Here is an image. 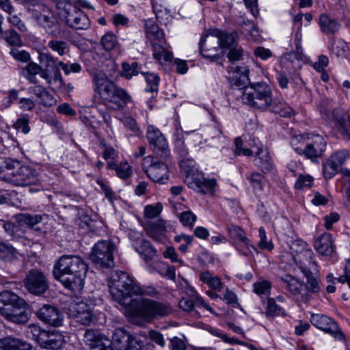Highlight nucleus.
I'll return each instance as SVG.
<instances>
[{
    "instance_id": "nucleus-23",
    "label": "nucleus",
    "mask_w": 350,
    "mask_h": 350,
    "mask_svg": "<svg viewBox=\"0 0 350 350\" xmlns=\"http://www.w3.org/2000/svg\"><path fill=\"white\" fill-rule=\"evenodd\" d=\"M144 229L148 236L156 241H159L161 236L165 232L173 229V226L167 224V221L163 219H157L146 221Z\"/></svg>"
},
{
    "instance_id": "nucleus-61",
    "label": "nucleus",
    "mask_w": 350,
    "mask_h": 350,
    "mask_svg": "<svg viewBox=\"0 0 350 350\" xmlns=\"http://www.w3.org/2000/svg\"><path fill=\"white\" fill-rule=\"evenodd\" d=\"M39 61L40 63L44 64L45 68L53 67L54 66H57V58L53 57L49 53H42L39 54L38 57Z\"/></svg>"
},
{
    "instance_id": "nucleus-28",
    "label": "nucleus",
    "mask_w": 350,
    "mask_h": 350,
    "mask_svg": "<svg viewBox=\"0 0 350 350\" xmlns=\"http://www.w3.org/2000/svg\"><path fill=\"white\" fill-rule=\"evenodd\" d=\"M314 247L323 256H330L335 251L332 236L329 233H324L318 237L314 242Z\"/></svg>"
},
{
    "instance_id": "nucleus-55",
    "label": "nucleus",
    "mask_w": 350,
    "mask_h": 350,
    "mask_svg": "<svg viewBox=\"0 0 350 350\" xmlns=\"http://www.w3.org/2000/svg\"><path fill=\"white\" fill-rule=\"evenodd\" d=\"M117 44V38L113 33H105L101 38V44L106 51L113 49Z\"/></svg>"
},
{
    "instance_id": "nucleus-31",
    "label": "nucleus",
    "mask_w": 350,
    "mask_h": 350,
    "mask_svg": "<svg viewBox=\"0 0 350 350\" xmlns=\"http://www.w3.org/2000/svg\"><path fill=\"white\" fill-rule=\"evenodd\" d=\"M0 350H31V345L15 338H5L0 340Z\"/></svg>"
},
{
    "instance_id": "nucleus-33",
    "label": "nucleus",
    "mask_w": 350,
    "mask_h": 350,
    "mask_svg": "<svg viewBox=\"0 0 350 350\" xmlns=\"http://www.w3.org/2000/svg\"><path fill=\"white\" fill-rule=\"evenodd\" d=\"M319 26L322 32L326 35L336 33L340 29V25L334 18L327 14H321L319 17Z\"/></svg>"
},
{
    "instance_id": "nucleus-15",
    "label": "nucleus",
    "mask_w": 350,
    "mask_h": 350,
    "mask_svg": "<svg viewBox=\"0 0 350 350\" xmlns=\"http://www.w3.org/2000/svg\"><path fill=\"white\" fill-rule=\"evenodd\" d=\"M218 30L213 33L202 36L199 42V49L205 58L214 60L217 58L218 49L220 47V38L217 36Z\"/></svg>"
},
{
    "instance_id": "nucleus-11",
    "label": "nucleus",
    "mask_w": 350,
    "mask_h": 350,
    "mask_svg": "<svg viewBox=\"0 0 350 350\" xmlns=\"http://www.w3.org/2000/svg\"><path fill=\"white\" fill-rule=\"evenodd\" d=\"M327 142L320 135L308 134L303 156L312 162H316L323 156Z\"/></svg>"
},
{
    "instance_id": "nucleus-49",
    "label": "nucleus",
    "mask_w": 350,
    "mask_h": 350,
    "mask_svg": "<svg viewBox=\"0 0 350 350\" xmlns=\"http://www.w3.org/2000/svg\"><path fill=\"white\" fill-rule=\"evenodd\" d=\"M147 83L146 90L147 92H157L159 83V77L157 75L151 72H142Z\"/></svg>"
},
{
    "instance_id": "nucleus-10",
    "label": "nucleus",
    "mask_w": 350,
    "mask_h": 350,
    "mask_svg": "<svg viewBox=\"0 0 350 350\" xmlns=\"http://www.w3.org/2000/svg\"><path fill=\"white\" fill-rule=\"evenodd\" d=\"M9 183L16 186L25 187L31 185H38L40 180L35 170L21 163L16 170L9 174Z\"/></svg>"
},
{
    "instance_id": "nucleus-64",
    "label": "nucleus",
    "mask_w": 350,
    "mask_h": 350,
    "mask_svg": "<svg viewBox=\"0 0 350 350\" xmlns=\"http://www.w3.org/2000/svg\"><path fill=\"white\" fill-rule=\"evenodd\" d=\"M179 219L183 226L192 227L196 221V216L191 211H185L180 214Z\"/></svg>"
},
{
    "instance_id": "nucleus-36",
    "label": "nucleus",
    "mask_w": 350,
    "mask_h": 350,
    "mask_svg": "<svg viewBox=\"0 0 350 350\" xmlns=\"http://www.w3.org/2000/svg\"><path fill=\"white\" fill-rule=\"evenodd\" d=\"M107 167L110 170H114L117 176L122 179L129 178L133 173L132 167L127 162H122L118 164L113 161H109Z\"/></svg>"
},
{
    "instance_id": "nucleus-9",
    "label": "nucleus",
    "mask_w": 350,
    "mask_h": 350,
    "mask_svg": "<svg viewBox=\"0 0 350 350\" xmlns=\"http://www.w3.org/2000/svg\"><path fill=\"white\" fill-rule=\"evenodd\" d=\"M146 137L150 147L157 157L163 160L170 157V152L167 140L159 129L149 125L147 128Z\"/></svg>"
},
{
    "instance_id": "nucleus-37",
    "label": "nucleus",
    "mask_w": 350,
    "mask_h": 350,
    "mask_svg": "<svg viewBox=\"0 0 350 350\" xmlns=\"http://www.w3.org/2000/svg\"><path fill=\"white\" fill-rule=\"evenodd\" d=\"M40 71L41 66L31 62L23 68L22 75L29 83L36 84L38 83L36 75H38Z\"/></svg>"
},
{
    "instance_id": "nucleus-47",
    "label": "nucleus",
    "mask_w": 350,
    "mask_h": 350,
    "mask_svg": "<svg viewBox=\"0 0 350 350\" xmlns=\"http://www.w3.org/2000/svg\"><path fill=\"white\" fill-rule=\"evenodd\" d=\"M304 276L306 278V288L310 292L317 293L320 289V280L318 278L313 276L311 271H308L306 273H304Z\"/></svg>"
},
{
    "instance_id": "nucleus-32",
    "label": "nucleus",
    "mask_w": 350,
    "mask_h": 350,
    "mask_svg": "<svg viewBox=\"0 0 350 350\" xmlns=\"http://www.w3.org/2000/svg\"><path fill=\"white\" fill-rule=\"evenodd\" d=\"M332 118L335 122L339 132L347 139H350V133L346 126L345 112L342 109H335L332 111Z\"/></svg>"
},
{
    "instance_id": "nucleus-53",
    "label": "nucleus",
    "mask_w": 350,
    "mask_h": 350,
    "mask_svg": "<svg viewBox=\"0 0 350 350\" xmlns=\"http://www.w3.org/2000/svg\"><path fill=\"white\" fill-rule=\"evenodd\" d=\"M174 143V151L182 158L187 157L189 151L181 135H176Z\"/></svg>"
},
{
    "instance_id": "nucleus-62",
    "label": "nucleus",
    "mask_w": 350,
    "mask_h": 350,
    "mask_svg": "<svg viewBox=\"0 0 350 350\" xmlns=\"http://www.w3.org/2000/svg\"><path fill=\"white\" fill-rule=\"evenodd\" d=\"M234 154L236 155H241L243 154L245 157H250L252 156L254 150H250L248 148H244L243 146V141L241 137H237L234 140Z\"/></svg>"
},
{
    "instance_id": "nucleus-34",
    "label": "nucleus",
    "mask_w": 350,
    "mask_h": 350,
    "mask_svg": "<svg viewBox=\"0 0 350 350\" xmlns=\"http://www.w3.org/2000/svg\"><path fill=\"white\" fill-rule=\"evenodd\" d=\"M217 36L220 38V48L222 49L230 50L238 45L239 37L236 31L228 33L219 31H217Z\"/></svg>"
},
{
    "instance_id": "nucleus-59",
    "label": "nucleus",
    "mask_w": 350,
    "mask_h": 350,
    "mask_svg": "<svg viewBox=\"0 0 350 350\" xmlns=\"http://www.w3.org/2000/svg\"><path fill=\"white\" fill-rule=\"evenodd\" d=\"M29 117L27 115H23L16 120L14 124V126L16 130H21L24 134H27L30 131L29 126Z\"/></svg>"
},
{
    "instance_id": "nucleus-40",
    "label": "nucleus",
    "mask_w": 350,
    "mask_h": 350,
    "mask_svg": "<svg viewBox=\"0 0 350 350\" xmlns=\"http://www.w3.org/2000/svg\"><path fill=\"white\" fill-rule=\"evenodd\" d=\"M163 44H154L152 46L153 50V57L159 62H161L162 60L164 62L170 61L173 57L172 52L167 50Z\"/></svg>"
},
{
    "instance_id": "nucleus-3",
    "label": "nucleus",
    "mask_w": 350,
    "mask_h": 350,
    "mask_svg": "<svg viewBox=\"0 0 350 350\" xmlns=\"http://www.w3.org/2000/svg\"><path fill=\"white\" fill-rule=\"evenodd\" d=\"M88 265L78 256L63 255L54 264L53 274L63 286L73 292L83 288Z\"/></svg>"
},
{
    "instance_id": "nucleus-30",
    "label": "nucleus",
    "mask_w": 350,
    "mask_h": 350,
    "mask_svg": "<svg viewBox=\"0 0 350 350\" xmlns=\"http://www.w3.org/2000/svg\"><path fill=\"white\" fill-rule=\"evenodd\" d=\"M132 100L131 96L123 88L117 87L108 102L114 105L115 109H122Z\"/></svg>"
},
{
    "instance_id": "nucleus-39",
    "label": "nucleus",
    "mask_w": 350,
    "mask_h": 350,
    "mask_svg": "<svg viewBox=\"0 0 350 350\" xmlns=\"http://www.w3.org/2000/svg\"><path fill=\"white\" fill-rule=\"evenodd\" d=\"M200 280L215 291H220L223 286V283L221 280L217 276H213L208 271H203L200 273Z\"/></svg>"
},
{
    "instance_id": "nucleus-6",
    "label": "nucleus",
    "mask_w": 350,
    "mask_h": 350,
    "mask_svg": "<svg viewBox=\"0 0 350 350\" xmlns=\"http://www.w3.org/2000/svg\"><path fill=\"white\" fill-rule=\"evenodd\" d=\"M115 245L110 240H100L93 246L90 258L96 265L103 268L114 266L113 252Z\"/></svg>"
},
{
    "instance_id": "nucleus-35",
    "label": "nucleus",
    "mask_w": 350,
    "mask_h": 350,
    "mask_svg": "<svg viewBox=\"0 0 350 350\" xmlns=\"http://www.w3.org/2000/svg\"><path fill=\"white\" fill-rule=\"evenodd\" d=\"M146 37L151 42L152 46L154 44H163L165 42V33L157 25L151 24L147 26Z\"/></svg>"
},
{
    "instance_id": "nucleus-20",
    "label": "nucleus",
    "mask_w": 350,
    "mask_h": 350,
    "mask_svg": "<svg viewBox=\"0 0 350 350\" xmlns=\"http://www.w3.org/2000/svg\"><path fill=\"white\" fill-rule=\"evenodd\" d=\"M38 318L53 327H59L63 324L64 316L62 313L54 306L44 305L38 312Z\"/></svg>"
},
{
    "instance_id": "nucleus-4",
    "label": "nucleus",
    "mask_w": 350,
    "mask_h": 350,
    "mask_svg": "<svg viewBox=\"0 0 350 350\" xmlns=\"http://www.w3.org/2000/svg\"><path fill=\"white\" fill-rule=\"evenodd\" d=\"M183 172L187 176V183L190 188L202 193H215L217 185L215 178H205L201 176H194L192 174L196 167V161L187 157L182 158L179 162Z\"/></svg>"
},
{
    "instance_id": "nucleus-8",
    "label": "nucleus",
    "mask_w": 350,
    "mask_h": 350,
    "mask_svg": "<svg viewBox=\"0 0 350 350\" xmlns=\"http://www.w3.org/2000/svg\"><path fill=\"white\" fill-rule=\"evenodd\" d=\"M59 15L70 28L77 30L88 29L90 27L88 16L81 10L70 3H65Z\"/></svg>"
},
{
    "instance_id": "nucleus-50",
    "label": "nucleus",
    "mask_w": 350,
    "mask_h": 350,
    "mask_svg": "<svg viewBox=\"0 0 350 350\" xmlns=\"http://www.w3.org/2000/svg\"><path fill=\"white\" fill-rule=\"evenodd\" d=\"M329 49L333 54L337 57L345 55L347 50V44L342 40L336 41L334 38H332L329 42Z\"/></svg>"
},
{
    "instance_id": "nucleus-21",
    "label": "nucleus",
    "mask_w": 350,
    "mask_h": 350,
    "mask_svg": "<svg viewBox=\"0 0 350 350\" xmlns=\"http://www.w3.org/2000/svg\"><path fill=\"white\" fill-rule=\"evenodd\" d=\"M85 340L90 346V350H113L112 342L107 338L88 329L84 334Z\"/></svg>"
},
{
    "instance_id": "nucleus-51",
    "label": "nucleus",
    "mask_w": 350,
    "mask_h": 350,
    "mask_svg": "<svg viewBox=\"0 0 350 350\" xmlns=\"http://www.w3.org/2000/svg\"><path fill=\"white\" fill-rule=\"evenodd\" d=\"M306 137L307 135L305 136L297 135L293 137L291 139V146L295 150V151L300 155H303L305 144L306 143Z\"/></svg>"
},
{
    "instance_id": "nucleus-54",
    "label": "nucleus",
    "mask_w": 350,
    "mask_h": 350,
    "mask_svg": "<svg viewBox=\"0 0 350 350\" xmlns=\"http://www.w3.org/2000/svg\"><path fill=\"white\" fill-rule=\"evenodd\" d=\"M338 167L332 159H327L323 164V171L326 179L332 178L336 174Z\"/></svg>"
},
{
    "instance_id": "nucleus-17",
    "label": "nucleus",
    "mask_w": 350,
    "mask_h": 350,
    "mask_svg": "<svg viewBox=\"0 0 350 350\" xmlns=\"http://www.w3.org/2000/svg\"><path fill=\"white\" fill-rule=\"evenodd\" d=\"M140 237L141 234L137 232H132L129 234L130 239L133 242L135 251L147 262L153 259L156 256L157 251L148 241L141 239Z\"/></svg>"
},
{
    "instance_id": "nucleus-19",
    "label": "nucleus",
    "mask_w": 350,
    "mask_h": 350,
    "mask_svg": "<svg viewBox=\"0 0 350 350\" xmlns=\"http://www.w3.org/2000/svg\"><path fill=\"white\" fill-rule=\"evenodd\" d=\"M20 306L15 305L10 308H1L0 314L8 321L15 323H25L29 319V314L27 312V304L25 300L22 301Z\"/></svg>"
},
{
    "instance_id": "nucleus-29",
    "label": "nucleus",
    "mask_w": 350,
    "mask_h": 350,
    "mask_svg": "<svg viewBox=\"0 0 350 350\" xmlns=\"http://www.w3.org/2000/svg\"><path fill=\"white\" fill-rule=\"evenodd\" d=\"M135 338L123 328L116 329L112 336V345L117 350H125Z\"/></svg>"
},
{
    "instance_id": "nucleus-13",
    "label": "nucleus",
    "mask_w": 350,
    "mask_h": 350,
    "mask_svg": "<svg viewBox=\"0 0 350 350\" xmlns=\"http://www.w3.org/2000/svg\"><path fill=\"white\" fill-rule=\"evenodd\" d=\"M92 307L87 302L74 301L72 302L68 308L67 313L68 316L73 318L76 321L82 325H90L93 320Z\"/></svg>"
},
{
    "instance_id": "nucleus-14",
    "label": "nucleus",
    "mask_w": 350,
    "mask_h": 350,
    "mask_svg": "<svg viewBox=\"0 0 350 350\" xmlns=\"http://www.w3.org/2000/svg\"><path fill=\"white\" fill-rule=\"evenodd\" d=\"M93 90L100 98L109 100L118 87L106 74L96 72L92 75Z\"/></svg>"
},
{
    "instance_id": "nucleus-2",
    "label": "nucleus",
    "mask_w": 350,
    "mask_h": 350,
    "mask_svg": "<svg viewBox=\"0 0 350 350\" xmlns=\"http://www.w3.org/2000/svg\"><path fill=\"white\" fill-rule=\"evenodd\" d=\"M243 102L262 111L269 110L282 117H290L293 109L279 98H273L272 91L266 83H256L246 87L242 95Z\"/></svg>"
},
{
    "instance_id": "nucleus-52",
    "label": "nucleus",
    "mask_w": 350,
    "mask_h": 350,
    "mask_svg": "<svg viewBox=\"0 0 350 350\" xmlns=\"http://www.w3.org/2000/svg\"><path fill=\"white\" fill-rule=\"evenodd\" d=\"M245 54L246 52L238 44L235 47L228 50L227 57L230 62L234 63L243 60Z\"/></svg>"
},
{
    "instance_id": "nucleus-7",
    "label": "nucleus",
    "mask_w": 350,
    "mask_h": 350,
    "mask_svg": "<svg viewBox=\"0 0 350 350\" xmlns=\"http://www.w3.org/2000/svg\"><path fill=\"white\" fill-rule=\"evenodd\" d=\"M166 160H159L157 157L148 156L143 159L142 168L148 177L153 182L165 184L170 178Z\"/></svg>"
},
{
    "instance_id": "nucleus-46",
    "label": "nucleus",
    "mask_w": 350,
    "mask_h": 350,
    "mask_svg": "<svg viewBox=\"0 0 350 350\" xmlns=\"http://www.w3.org/2000/svg\"><path fill=\"white\" fill-rule=\"evenodd\" d=\"M271 288V283L266 280L260 279L253 284L254 292L259 295H268Z\"/></svg>"
},
{
    "instance_id": "nucleus-45",
    "label": "nucleus",
    "mask_w": 350,
    "mask_h": 350,
    "mask_svg": "<svg viewBox=\"0 0 350 350\" xmlns=\"http://www.w3.org/2000/svg\"><path fill=\"white\" fill-rule=\"evenodd\" d=\"M21 163L18 161H15L10 158L6 159L0 164V173L5 172V179L9 182V174L16 170V168Z\"/></svg>"
},
{
    "instance_id": "nucleus-41",
    "label": "nucleus",
    "mask_w": 350,
    "mask_h": 350,
    "mask_svg": "<svg viewBox=\"0 0 350 350\" xmlns=\"http://www.w3.org/2000/svg\"><path fill=\"white\" fill-rule=\"evenodd\" d=\"M46 332L47 331L42 329L40 326L32 324L28 327L27 334L29 338L41 345L43 340H44Z\"/></svg>"
},
{
    "instance_id": "nucleus-1",
    "label": "nucleus",
    "mask_w": 350,
    "mask_h": 350,
    "mask_svg": "<svg viewBox=\"0 0 350 350\" xmlns=\"http://www.w3.org/2000/svg\"><path fill=\"white\" fill-rule=\"evenodd\" d=\"M109 292L114 300L125 306L133 317H139L148 321L168 316L172 312L169 304L152 299H143L137 303L131 296H155L158 293L152 286L141 287L124 271H115L109 282Z\"/></svg>"
},
{
    "instance_id": "nucleus-26",
    "label": "nucleus",
    "mask_w": 350,
    "mask_h": 350,
    "mask_svg": "<svg viewBox=\"0 0 350 350\" xmlns=\"http://www.w3.org/2000/svg\"><path fill=\"white\" fill-rule=\"evenodd\" d=\"M249 70L246 66L231 67L228 71L229 79L232 85L243 88L248 81Z\"/></svg>"
},
{
    "instance_id": "nucleus-22",
    "label": "nucleus",
    "mask_w": 350,
    "mask_h": 350,
    "mask_svg": "<svg viewBox=\"0 0 350 350\" xmlns=\"http://www.w3.org/2000/svg\"><path fill=\"white\" fill-rule=\"evenodd\" d=\"M314 253L310 249L304 250L302 253L294 256L293 258L295 267H297L303 273H306L311 269L316 270L317 267V262L313 260Z\"/></svg>"
},
{
    "instance_id": "nucleus-25",
    "label": "nucleus",
    "mask_w": 350,
    "mask_h": 350,
    "mask_svg": "<svg viewBox=\"0 0 350 350\" xmlns=\"http://www.w3.org/2000/svg\"><path fill=\"white\" fill-rule=\"evenodd\" d=\"M253 148H256L254 159L255 165L264 173L269 172L272 169L273 165L268 150L263 148L261 144L254 146Z\"/></svg>"
},
{
    "instance_id": "nucleus-5",
    "label": "nucleus",
    "mask_w": 350,
    "mask_h": 350,
    "mask_svg": "<svg viewBox=\"0 0 350 350\" xmlns=\"http://www.w3.org/2000/svg\"><path fill=\"white\" fill-rule=\"evenodd\" d=\"M32 18L48 36L57 38L62 36L63 31L59 19L51 9L42 7L40 11L34 10Z\"/></svg>"
},
{
    "instance_id": "nucleus-58",
    "label": "nucleus",
    "mask_w": 350,
    "mask_h": 350,
    "mask_svg": "<svg viewBox=\"0 0 350 350\" xmlns=\"http://www.w3.org/2000/svg\"><path fill=\"white\" fill-rule=\"evenodd\" d=\"M310 249L306 242L299 240L293 241L290 247L293 258H294V256L302 253L304 250H309Z\"/></svg>"
},
{
    "instance_id": "nucleus-63",
    "label": "nucleus",
    "mask_w": 350,
    "mask_h": 350,
    "mask_svg": "<svg viewBox=\"0 0 350 350\" xmlns=\"http://www.w3.org/2000/svg\"><path fill=\"white\" fill-rule=\"evenodd\" d=\"M313 183V178L310 175H301L297 180L295 187L298 189H304L311 187Z\"/></svg>"
},
{
    "instance_id": "nucleus-16",
    "label": "nucleus",
    "mask_w": 350,
    "mask_h": 350,
    "mask_svg": "<svg viewBox=\"0 0 350 350\" xmlns=\"http://www.w3.org/2000/svg\"><path fill=\"white\" fill-rule=\"evenodd\" d=\"M311 323L319 329L327 332L339 340L344 339L336 321L322 314H314L310 317Z\"/></svg>"
},
{
    "instance_id": "nucleus-44",
    "label": "nucleus",
    "mask_w": 350,
    "mask_h": 350,
    "mask_svg": "<svg viewBox=\"0 0 350 350\" xmlns=\"http://www.w3.org/2000/svg\"><path fill=\"white\" fill-rule=\"evenodd\" d=\"M42 220V215L40 214H21L18 216V221L25 224L30 228H34L38 224L40 223Z\"/></svg>"
},
{
    "instance_id": "nucleus-43",
    "label": "nucleus",
    "mask_w": 350,
    "mask_h": 350,
    "mask_svg": "<svg viewBox=\"0 0 350 350\" xmlns=\"http://www.w3.org/2000/svg\"><path fill=\"white\" fill-rule=\"evenodd\" d=\"M265 313L267 316H284L286 314L284 309L278 305L274 298L267 299V304L265 309Z\"/></svg>"
},
{
    "instance_id": "nucleus-56",
    "label": "nucleus",
    "mask_w": 350,
    "mask_h": 350,
    "mask_svg": "<svg viewBox=\"0 0 350 350\" xmlns=\"http://www.w3.org/2000/svg\"><path fill=\"white\" fill-rule=\"evenodd\" d=\"M122 122L124 127L130 131L133 135H139L142 134V131L133 118L131 116L125 117L122 120Z\"/></svg>"
},
{
    "instance_id": "nucleus-12",
    "label": "nucleus",
    "mask_w": 350,
    "mask_h": 350,
    "mask_svg": "<svg viewBox=\"0 0 350 350\" xmlns=\"http://www.w3.org/2000/svg\"><path fill=\"white\" fill-rule=\"evenodd\" d=\"M24 284L29 293L36 295L44 293L49 288L46 276L38 269H31L28 272Z\"/></svg>"
},
{
    "instance_id": "nucleus-48",
    "label": "nucleus",
    "mask_w": 350,
    "mask_h": 350,
    "mask_svg": "<svg viewBox=\"0 0 350 350\" xmlns=\"http://www.w3.org/2000/svg\"><path fill=\"white\" fill-rule=\"evenodd\" d=\"M122 68L121 76L126 79H131L133 77L137 76L139 74L138 64L137 62H133L131 64L123 62L122 64Z\"/></svg>"
},
{
    "instance_id": "nucleus-42",
    "label": "nucleus",
    "mask_w": 350,
    "mask_h": 350,
    "mask_svg": "<svg viewBox=\"0 0 350 350\" xmlns=\"http://www.w3.org/2000/svg\"><path fill=\"white\" fill-rule=\"evenodd\" d=\"M241 31L247 38L254 40H257L259 37L258 29L252 21H244L241 25Z\"/></svg>"
},
{
    "instance_id": "nucleus-60",
    "label": "nucleus",
    "mask_w": 350,
    "mask_h": 350,
    "mask_svg": "<svg viewBox=\"0 0 350 350\" xmlns=\"http://www.w3.org/2000/svg\"><path fill=\"white\" fill-rule=\"evenodd\" d=\"M57 67L62 68L66 75H68L72 72L78 73L81 70V66L78 63H73L70 65H68L62 61H59L57 63Z\"/></svg>"
},
{
    "instance_id": "nucleus-18",
    "label": "nucleus",
    "mask_w": 350,
    "mask_h": 350,
    "mask_svg": "<svg viewBox=\"0 0 350 350\" xmlns=\"http://www.w3.org/2000/svg\"><path fill=\"white\" fill-rule=\"evenodd\" d=\"M286 271V273L284 272L279 275V278L285 285L286 289L294 296L303 295L305 286L304 282L291 274V273L296 272V267L290 265Z\"/></svg>"
},
{
    "instance_id": "nucleus-27",
    "label": "nucleus",
    "mask_w": 350,
    "mask_h": 350,
    "mask_svg": "<svg viewBox=\"0 0 350 350\" xmlns=\"http://www.w3.org/2000/svg\"><path fill=\"white\" fill-rule=\"evenodd\" d=\"M65 343L64 336L56 331L46 332L41 347L50 350H59Z\"/></svg>"
},
{
    "instance_id": "nucleus-24",
    "label": "nucleus",
    "mask_w": 350,
    "mask_h": 350,
    "mask_svg": "<svg viewBox=\"0 0 350 350\" xmlns=\"http://www.w3.org/2000/svg\"><path fill=\"white\" fill-rule=\"evenodd\" d=\"M228 233L231 239L238 240L240 242V247H243L242 253L245 256H248L251 252V249L256 250L254 245L250 243V241L245 235V232L238 226L231 225L228 227Z\"/></svg>"
},
{
    "instance_id": "nucleus-38",
    "label": "nucleus",
    "mask_w": 350,
    "mask_h": 350,
    "mask_svg": "<svg viewBox=\"0 0 350 350\" xmlns=\"http://www.w3.org/2000/svg\"><path fill=\"white\" fill-rule=\"evenodd\" d=\"M54 39L50 40L47 43V46L53 52L57 53L59 56H64L70 51L69 44L67 42L62 40Z\"/></svg>"
},
{
    "instance_id": "nucleus-57",
    "label": "nucleus",
    "mask_w": 350,
    "mask_h": 350,
    "mask_svg": "<svg viewBox=\"0 0 350 350\" xmlns=\"http://www.w3.org/2000/svg\"><path fill=\"white\" fill-rule=\"evenodd\" d=\"M258 236L260 241L258 242V247L262 250H267L269 251L273 250V244L271 241H269L267 238L265 230L263 227H260L258 230Z\"/></svg>"
}]
</instances>
